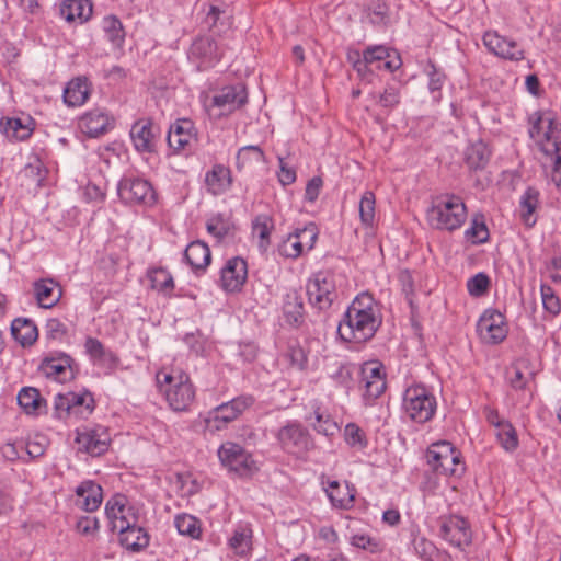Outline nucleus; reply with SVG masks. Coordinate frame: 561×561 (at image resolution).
<instances>
[{"label":"nucleus","instance_id":"nucleus-1","mask_svg":"<svg viewBox=\"0 0 561 561\" xmlns=\"http://www.w3.org/2000/svg\"><path fill=\"white\" fill-rule=\"evenodd\" d=\"M380 325L381 317L374 297L363 293L346 309L337 334L345 342L365 343L375 336Z\"/></svg>","mask_w":561,"mask_h":561},{"label":"nucleus","instance_id":"nucleus-2","mask_svg":"<svg viewBox=\"0 0 561 561\" xmlns=\"http://www.w3.org/2000/svg\"><path fill=\"white\" fill-rule=\"evenodd\" d=\"M159 391L175 412H186L195 401V387L185 371L179 368H162L156 375Z\"/></svg>","mask_w":561,"mask_h":561},{"label":"nucleus","instance_id":"nucleus-3","mask_svg":"<svg viewBox=\"0 0 561 561\" xmlns=\"http://www.w3.org/2000/svg\"><path fill=\"white\" fill-rule=\"evenodd\" d=\"M468 217L463 199L455 194H440L432 199L426 219L435 230L453 232L462 227Z\"/></svg>","mask_w":561,"mask_h":561},{"label":"nucleus","instance_id":"nucleus-4","mask_svg":"<svg viewBox=\"0 0 561 561\" xmlns=\"http://www.w3.org/2000/svg\"><path fill=\"white\" fill-rule=\"evenodd\" d=\"M95 409L93 394L83 389L79 392L69 391L54 397L53 417L57 420H87Z\"/></svg>","mask_w":561,"mask_h":561},{"label":"nucleus","instance_id":"nucleus-5","mask_svg":"<svg viewBox=\"0 0 561 561\" xmlns=\"http://www.w3.org/2000/svg\"><path fill=\"white\" fill-rule=\"evenodd\" d=\"M426 460L437 474L460 477L465 472L460 451L447 440L433 443L426 450Z\"/></svg>","mask_w":561,"mask_h":561},{"label":"nucleus","instance_id":"nucleus-6","mask_svg":"<svg viewBox=\"0 0 561 561\" xmlns=\"http://www.w3.org/2000/svg\"><path fill=\"white\" fill-rule=\"evenodd\" d=\"M436 399L423 385H414L405 389L403 409L407 415L416 423H425L435 414Z\"/></svg>","mask_w":561,"mask_h":561},{"label":"nucleus","instance_id":"nucleus-7","mask_svg":"<svg viewBox=\"0 0 561 561\" xmlns=\"http://www.w3.org/2000/svg\"><path fill=\"white\" fill-rule=\"evenodd\" d=\"M306 288L310 305L320 311L329 309L337 298L335 277L328 271L313 274L308 279Z\"/></svg>","mask_w":561,"mask_h":561},{"label":"nucleus","instance_id":"nucleus-8","mask_svg":"<svg viewBox=\"0 0 561 561\" xmlns=\"http://www.w3.org/2000/svg\"><path fill=\"white\" fill-rule=\"evenodd\" d=\"M119 198L129 205H152L156 202V192L151 183L145 179L125 175L117 185Z\"/></svg>","mask_w":561,"mask_h":561},{"label":"nucleus","instance_id":"nucleus-9","mask_svg":"<svg viewBox=\"0 0 561 561\" xmlns=\"http://www.w3.org/2000/svg\"><path fill=\"white\" fill-rule=\"evenodd\" d=\"M255 399L251 394H241L228 402H224L209 411L206 422L219 431L230 422L237 420L245 410L251 408Z\"/></svg>","mask_w":561,"mask_h":561},{"label":"nucleus","instance_id":"nucleus-10","mask_svg":"<svg viewBox=\"0 0 561 561\" xmlns=\"http://www.w3.org/2000/svg\"><path fill=\"white\" fill-rule=\"evenodd\" d=\"M218 457L224 467L240 477L249 476L256 469L251 454L237 443L222 444L218 449Z\"/></svg>","mask_w":561,"mask_h":561},{"label":"nucleus","instance_id":"nucleus-11","mask_svg":"<svg viewBox=\"0 0 561 561\" xmlns=\"http://www.w3.org/2000/svg\"><path fill=\"white\" fill-rule=\"evenodd\" d=\"M545 139L540 141V150L552 159L551 180L561 190V123L549 118Z\"/></svg>","mask_w":561,"mask_h":561},{"label":"nucleus","instance_id":"nucleus-12","mask_svg":"<svg viewBox=\"0 0 561 561\" xmlns=\"http://www.w3.org/2000/svg\"><path fill=\"white\" fill-rule=\"evenodd\" d=\"M222 55V49L210 36L195 38L188 50V58L196 64L198 70L214 67L220 61Z\"/></svg>","mask_w":561,"mask_h":561},{"label":"nucleus","instance_id":"nucleus-13","mask_svg":"<svg viewBox=\"0 0 561 561\" xmlns=\"http://www.w3.org/2000/svg\"><path fill=\"white\" fill-rule=\"evenodd\" d=\"M439 524L440 536L451 546L463 550L471 545V528L463 517L458 515L442 516Z\"/></svg>","mask_w":561,"mask_h":561},{"label":"nucleus","instance_id":"nucleus-14","mask_svg":"<svg viewBox=\"0 0 561 561\" xmlns=\"http://www.w3.org/2000/svg\"><path fill=\"white\" fill-rule=\"evenodd\" d=\"M75 442L79 451L98 457L107 451L111 437L108 431L103 426L84 427L83 430H77Z\"/></svg>","mask_w":561,"mask_h":561},{"label":"nucleus","instance_id":"nucleus-15","mask_svg":"<svg viewBox=\"0 0 561 561\" xmlns=\"http://www.w3.org/2000/svg\"><path fill=\"white\" fill-rule=\"evenodd\" d=\"M277 439L288 454L301 455L312 447L308 431L299 423H288L279 428Z\"/></svg>","mask_w":561,"mask_h":561},{"label":"nucleus","instance_id":"nucleus-16","mask_svg":"<svg viewBox=\"0 0 561 561\" xmlns=\"http://www.w3.org/2000/svg\"><path fill=\"white\" fill-rule=\"evenodd\" d=\"M477 331L484 342L501 343L508 332L504 314L494 309L485 310L478 321Z\"/></svg>","mask_w":561,"mask_h":561},{"label":"nucleus","instance_id":"nucleus-17","mask_svg":"<svg viewBox=\"0 0 561 561\" xmlns=\"http://www.w3.org/2000/svg\"><path fill=\"white\" fill-rule=\"evenodd\" d=\"M482 42L489 53L502 59L520 61L525 58V51L516 41L501 36L496 31H486Z\"/></svg>","mask_w":561,"mask_h":561},{"label":"nucleus","instance_id":"nucleus-18","mask_svg":"<svg viewBox=\"0 0 561 561\" xmlns=\"http://www.w3.org/2000/svg\"><path fill=\"white\" fill-rule=\"evenodd\" d=\"M168 146L175 153L192 150L197 141V129L193 121L179 118L169 127L167 136Z\"/></svg>","mask_w":561,"mask_h":561},{"label":"nucleus","instance_id":"nucleus-19","mask_svg":"<svg viewBox=\"0 0 561 561\" xmlns=\"http://www.w3.org/2000/svg\"><path fill=\"white\" fill-rule=\"evenodd\" d=\"M248 102L244 84L237 83L221 88L211 99V105L220 108L219 117L233 113Z\"/></svg>","mask_w":561,"mask_h":561},{"label":"nucleus","instance_id":"nucleus-20","mask_svg":"<svg viewBox=\"0 0 561 561\" xmlns=\"http://www.w3.org/2000/svg\"><path fill=\"white\" fill-rule=\"evenodd\" d=\"M248 278V264L240 256H233L225 263L220 271L221 288L227 293H239Z\"/></svg>","mask_w":561,"mask_h":561},{"label":"nucleus","instance_id":"nucleus-21","mask_svg":"<svg viewBox=\"0 0 561 561\" xmlns=\"http://www.w3.org/2000/svg\"><path fill=\"white\" fill-rule=\"evenodd\" d=\"M362 382L365 400L374 401L379 398L386 390L383 366L378 362L365 363L362 367Z\"/></svg>","mask_w":561,"mask_h":561},{"label":"nucleus","instance_id":"nucleus-22","mask_svg":"<svg viewBox=\"0 0 561 561\" xmlns=\"http://www.w3.org/2000/svg\"><path fill=\"white\" fill-rule=\"evenodd\" d=\"M153 129L154 126L151 118H140L131 125L130 139L138 152L151 153L156 151L157 139Z\"/></svg>","mask_w":561,"mask_h":561},{"label":"nucleus","instance_id":"nucleus-23","mask_svg":"<svg viewBox=\"0 0 561 561\" xmlns=\"http://www.w3.org/2000/svg\"><path fill=\"white\" fill-rule=\"evenodd\" d=\"M72 364L73 359L68 354L57 353L56 355L43 358L39 369L46 377L62 382L73 378L75 370Z\"/></svg>","mask_w":561,"mask_h":561},{"label":"nucleus","instance_id":"nucleus-24","mask_svg":"<svg viewBox=\"0 0 561 561\" xmlns=\"http://www.w3.org/2000/svg\"><path fill=\"white\" fill-rule=\"evenodd\" d=\"M115 121L107 112L94 108L84 113L79 119V127L89 137H99L114 127Z\"/></svg>","mask_w":561,"mask_h":561},{"label":"nucleus","instance_id":"nucleus-25","mask_svg":"<svg viewBox=\"0 0 561 561\" xmlns=\"http://www.w3.org/2000/svg\"><path fill=\"white\" fill-rule=\"evenodd\" d=\"M321 484L334 507L348 510L353 507L355 500V488L347 482L344 485L336 480H325L324 476H321Z\"/></svg>","mask_w":561,"mask_h":561},{"label":"nucleus","instance_id":"nucleus-26","mask_svg":"<svg viewBox=\"0 0 561 561\" xmlns=\"http://www.w3.org/2000/svg\"><path fill=\"white\" fill-rule=\"evenodd\" d=\"M84 348L93 364L108 373L116 369L119 364V357L113 351L106 348L103 343L95 337H87Z\"/></svg>","mask_w":561,"mask_h":561},{"label":"nucleus","instance_id":"nucleus-27","mask_svg":"<svg viewBox=\"0 0 561 561\" xmlns=\"http://www.w3.org/2000/svg\"><path fill=\"white\" fill-rule=\"evenodd\" d=\"M366 59L373 60L376 69L393 72L402 66L400 54L388 46L376 45L366 48Z\"/></svg>","mask_w":561,"mask_h":561},{"label":"nucleus","instance_id":"nucleus-28","mask_svg":"<svg viewBox=\"0 0 561 561\" xmlns=\"http://www.w3.org/2000/svg\"><path fill=\"white\" fill-rule=\"evenodd\" d=\"M231 170L221 164L216 163L205 174V185L209 194L219 196L228 192L232 185Z\"/></svg>","mask_w":561,"mask_h":561},{"label":"nucleus","instance_id":"nucleus-29","mask_svg":"<svg viewBox=\"0 0 561 561\" xmlns=\"http://www.w3.org/2000/svg\"><path fill=\"white\" fill-rule=\"evenodd\" d=\"M114 529L119 533L121 545L129 551L138 552L149 546L150 537L142 527H131L130 524L125 526L114 524Z\"/></svg>","mask_w":561,"mask_h":561},{"label":"nucleus","instance_id":"nucleus-30","mask_svg":"<svg viewBox=\"0 0 561 561\" xmlns=\"http://www.w3.org/2000/svg\"><path fill=\"white\" fill-rule=\"evenodd\" d=\"M183 257L196 275L204 273L211 262L209 247L199 240L193 241L186 247Z\"/></svg>","mask_w":561,"mask_h":561},{"label":"nucleus","instance_id":"nucleus-31","mask_svg":"<svg viewBox=\"0 0 561 561\" xmlns=\"http://www.w3.org/2000/svg\"><path fill=\"white\" fill-rule=\"evenodd\" d=\"M78 496L77 506L85 512L96 511L103 500V490L100 484L92 480L81 482L76 489Z\"/></svg>","mask_w":561,"mask_h":561},{"label":"nucleus","instance_id":"nucleus-32","mask_svg":"<svg viewBox=\"0 0 561 561\" xmlns=\"http://www.w3.org/2000/svg\"><path fill=\"white\" fill-rule=\"evenodd\" d=\"M283 314L287 324L299 328L305 321V307L301 295L296 289L287 291L283 299Z\"/></svg>","mask_w":561,"mask_h":561},{"label":"nucleus","instance_id":"nucleus-33","mask_svg":"<svg viewBox=\"0 0 561 561\" xmlns=\"http://www.w3.org/2000/svg\"><path fill=\"white\" fill-rule=\"evenodd\" d=\"M0 130L10 140L24 141L33 134L34 121L30 116L24 119L20 117H9L0 122Z\"/></svg>","mask_w":561,"mask_h":561},{"label":"nucleus","instance_id":"nucleus-34","mask_svg":"<svg viewBox=\"0 0 561 561\" xmlns=\"http://www.w3.org/2000/svg\"><path fill=\"white\" fill-rule=\"evenodd\" d=\"M16 399L21 409L28 415L37 416L47 413V401L36 388H22Z\"/></svg>","mask_w":561,"mask_h":561},{"label":"nucleus","instance_id":"nucleus-35","mask_svg":"<svg viewBox=\"0 0 561 561\" xmlns=\"http://www.w3.org/2000/svg\"><path fill=\"white\" fill-rule=\"evenodd\" d=\"M312 414L307 416L306 421L321 435L328 437L335 435L340 428L333 417L317 401L312 403Z\"/></svg>","mask_w":561,"mask_h":561},{"label":"nucleus","instance_id":"nucleus-36","mask_svg":"<svg viewBox=\"0 0 561 561\" xmlns=\"http://www.w3.org/2000/svg\"><path fill=\"white\" fill-rule=\"evenodd\" d=\"M539 206V192L535 187H527L519 201V218L527 228L537 222L536 210Z\"/></svg>","mask_w":561,"mask_h":561},{"label":"nucleus","instance_id":"nucleus-37","mask_svg":"<svg viewBox=\"0 0 561 561\" xmlns=\"http://www.w3.org/2000/svg\"><path fill=\"white\" fill-rule=\"evenodd\" d=\"M57 286L53 279H39L34 283V294L39 307L49 309L59 301L61 293L57 290Z\"/></svg>","mask_w":561,"mask_h":561},{"label":"nucleus","instance_id":"nucleus-38","mask_svg":"<svg viewBox=\"0 0 561 561\" xmlns=\"http://www.w3.org/2000/svg\"><path fill=\"white\" fill-rule=\"evenodd\" d=\"M61 16L68 22H84L92 15L90 0H65L60 7Z\"/></svg>","mask_w":561,"mask_h":561},{"label":"nucleus","instance_id":"nucleus-39","mask_svg":"<svg viewBox=\"0 0 561 561\" xmlns=\"http://www.w3.org/2000/svg\"><path fill=\"white\" fill-rule=\"evenodd\" d=\"M253 531L249 524H240L233 530L228 545L239 557H247L252 551Z\"/></svg>","mask_w":561,"mask_h":561},{"label":"nucleus","instance_id":"nucleus-40","mask_svg":"<svg viewBox=\"0 0 561 561\" xmlns=\"http://www.w3.org/2000/svg\"><path fill=\"white\" fill-rule=\"evenodd\" d=\"M90 95L89 82L85 78L71 80L64 90V101L68 106L82 105Z\"/></svg>","mask_w":561,"mask_h":561},{"label":"nucleus","instance_id":"nucleus-41","mask_svg":"<svg viewBox=\"0 0 561 561\" xmlns=\"http://www.w3.org/2000/svg\"><path fill=\"white\" fill-rule=\"evenodd\" d=\"M11 333L24 347L33 345L38 337V330L35 323L32 320L22 318L13 320L11 324Z\"/></svg>","mask_w":561,"mask_h":561},{"label":"nucleus","instance_id":"nucleus-42","mask_svg":"<svg viewBox=\"0 0 561 561\" xmlns=\"http://www.w3.org/2000/svg\"><path fill=\"white\" fill-rule=\"evenodd\" d=\"M370 98L389 114L401 102V85L399 83H388L382 92L370 93Z\"/></svg>","mask_w":561,"mask_h":561},{"label":"nucleus","instance_id":"nucleus-43","mask_svg":"<svg viewBox=\"0 0 561 561\" xmlns=\"http://www.w3.org/2000/svg\"><path fill=\"white\" fill-rule=\"evenodd\" d=\"M490 157L491 152L486 144L478 140L467 148L465 161L470 170H482L489 163Z\"/></svg>","mask_w":561,"mask_h":561},{"label":"nucleus","instance_id":"nucleus-44","mask_svg":"<svg viewBox=\"0 0 561 561\" xmlns=\"http://www.w3.org/2000/svg\"><path fill=\"white\" fill-rule=\"evenodd\" d=\"M465 238L473 245L483 244L490 239V231L484 215L477 213L472 216L470 227L465 231Z\"/></svg>","mask_w":561,"mask_h":561},{"label":"nucleus","instance_id":"nucleus-45","mask_svg":"<svg viewBox=\"0 0 561 561\" xmlns=\"http://www.w3.org/2000/svg\"><path fill=\"white\" fill-rule=\"evenodd\" d=\"M148 278L152 289L170 297L174 288V280L171 273L163 267H154L148 272Z\"/></svg>","mask_w":561,"mask_h":561},{"label":"nucleus","instance_id":"nucleus-46","mask_svg":"<svg viewBox=\"0 0 561 561\" xmlns=\"http://www.w3.org/2000/svg\"><path fill=\"white\" fill-rule=\"evenodd\" d=\"M174 525L179 534L187 536L192 539H198L202 536L201 520L186 513H182L175 516Z\"/></svg>","mask_w":561,"mask_h":561},{"label":"nucleus","instance_id":"nucleus-47","mask_svg":"<svg viewBox=\"0 0 561 561\" xmlns=\"http://www.w3.org/2000/svg\"><path fill=\"white\" fill-rule=\"evenodd\" d=\"M103 31L106 38L115 46H122L125 39V32L122 22L115 15L103 19Z\"/></svg>","mask_w":561,"mask_h":561},{"label":"nucleus","instance_id":"nucleus-48","mask_svg":"<svg viewBox=\"0 0 561 561\" xmlns=\"http://www.w3.org/2000/svg\"><path fill=\"white\" fill-rule=\"evenodd\" d=\"M126 511L131 512L133 507L127 505V499L123 494H115L105 505V514L113 525L118 524L119 515Z\"/></svg>","mask_w":561,"mask_h":561},{"label":"nucleus","instance_id":"nucleus-49","mask_svg":"<svg viewBox=\"0 0 561 561\" xmlns=\"http://www.w3.org/2000/svg\"><path fill=\"white\" fill-rule=\"evenodd\" d=\"M549 117H545L541 112H535L528 117V124H529V136L531 139H534L539 146L540 141L545 139V133L548 129V121Z\"/></svg>","mask_w":561,"mask_h":561},{"label":"nucleus","instance_id":"nucleus-50","mask_svg":"<svg viewBox=\"0 0 561 561\" xmlns=\"http://www.w3.org/2000/svg\"><path fill=\"white\" fill-rule=\"evenodd\" d=\"M376 198L371 191H366L359 201V218L364 226L371 227L375 221Z\"/></svg>","mask_w":561,"mask_h":561},{"label":"nucleus","instance_id":"nucleus-51","mask_svg":"<svg viewBox=\"0 0 561 561\" xmlns=\"http://www.w3.org/2000/svg\"><path fill=\"white\" fill-rule=\"evenodd\" d=\"M496 437L506 451L512 453L518 447L517 433L510 422L503 423L501 427L496 428Z\"/></svg>","mask_w":561,"mask_h":561},{"label":"nucleus","instance_id":"nucleus-52","mask_svg":"<svg viewBox=\"0 0 561 561\" xmlns=\"http://www.w3.org/2000/svg\"><path fill=\"white\" fill-rule=\"evenodd\" d=\"M253 233L260 238V245L267 247L270 244V234L273 229V220L267 215H259L252 222Z\"/></svg>","mask_w":561,"mask_h":561},{"label":"nucleus","instance_id":"nucleus-53","mask_svg":"<svg viewBox=\"0 0 561 561\" xmlns=\"http://www.w3.org/2000/svg\"><path fill=\"white\" fill-rule=\"evenodd\" d=\"M540 294L542 299L543 308L550 314L558 316L561 311V300L554 294V290L551 286L542 284L540 286Z\"/></svg>","mask_w":561,"mask_h":561},{"label":"nucleus","instance_id":"nucleus-54","mask_svg":"<svg viewBox=\"0 0 561 561\" xmlns=\"http://www.w3.org/2000/svg\"><path fill=\"white\" fill-rule=\"evenodd\" d=\"M295 232L296 238L301 242L305 250L313 249L319 234L316 224L309 222L304 228L296 229Z\"/></svg>","mask_w":561,"mask_h":561},{"label":"nucleus","instance_id":"nucleus-55","mask_svg":"<svg viewBox=\"0 0 561 561\" xmlns=\"http://www.w3.org/2000/svg\"><path fill=\"white\" fill-rule=\"evenodd\" d=\"M206 229L210 234L221 240L230 234L231 225L221 215H218L207 221Z\"/></svg>","mask_w":561,"mask_h":561},{"label":"nucleus","instance_id":"nucleus-56","mask_svg":"<svg viewBox=\"0 0 561 561\" xmlns=\"http://www.w3.org/2000/svg\"><path fill=\"white\" fill-rule=\"evenodd\" d=\"M345 442L352 447L365 448L367 439L363 430L355 423H348L344 428Z\"/></svg>","mask_w":561,"mask_h":561},{"label":"nucleus","instance_id":"nucleus-57","mask_svg":"<svg viewBox=\"0 0 561 561\" xmlns=\"http://www.w3.org/2000/svg\"><path fill=\"white\" fill-rule=\"evenodd\" d=\"M305 248L296 238V232L288 234L287 239L280 244L279 253L289 259H297L304 252Z\"/></svg>","mask_w":561,"mask_h":561},{"label":"nucleus","instance_id":"nucleus-58","mask_svg":"<svg viewBox=\"0 0 561 561\" xmlns=\"http://www.w3.org/2000/svg\"><path fill=\"white\" fill-rule=\"evenodd\" d=\"M351 545L358 549L369 551L370 553H377L381 551L379 540L367 534L353 535L351 537Z\"/></svg>","mask_w":561,"mask_h":561},{"label":"nucleus","instance_id":"nucleus-59","mask_svg":"<svg viewBox=\"0 0 561 561\" xmlns=\"http://www.w3.org/2000/svg\"><path fill=\"white\" fill-rule=\"evenodd\" d=\"M253 156L254 160L257 162H263L265 159V154L263 150L259 146L249 145L239 149L237 153V168L241 170L245 162H248Z\"/></svg>","mask_w":561,"mask_h":561},{"label":"nucleus","instance_id":"nucleus-60","mask_svg":"<svg viewBox=\"0 0 561 561\" xmlns=\"http://www.w3.org/2000/svg\"><path fill=\"white\" fill-rule=\"evenodd\" d=\"M490 286V278L484 273H478L468 279L467 288L471 296L480 297L484 295Z\"/></svg>","mask_w":561,"mask_h":561},{"label":"nucleus","instance_id":"nucleus-61","mask_svg":"<svg viewBox=\"0 0 561 561\" xmlns=\"http://www.w3.org/2000/svg\"><path fill=\"white\" fill-rule=\"evenodd\" d=\"M425 71L428 76V90L432 93L440 92L446 80V75L440 69H438L431 60L427 62Z\"/></svg>","mask_w":561,"mask_h":561},{"label":"nucleus","instance_id":"nucleus-62","mask_svg":"<svg viewBox=\"0 0 561 561\" xmlns=\"http://www.w3.org/2000/svg\"><path fill=\"white\" fill-rule=\"evenodd\" d=\"M355 367L351 364H341L336 368V370L331 375V378L335 381V383L345 389H350L352 387V376Z\"/></svg>","mask_w":561,"mask_h":561},{"label":"nucleus","instance_id":"nucleus-63","mask_svg":"<svg viewBox=\"0 0 561 561\" xmlns=\"http://www.w3.org/2000/svg\"><path fill=\"white\" fill-rule=\"evenodd\" d=\"M68 329L59 319H48L45 325V335L48 340L62 341L67 335Z\"/></svg>","mask_w":561,"mask_h":561},{"label":"nucleus","instance_id":"nucleus-64","mask_svg":"<svg viewBox=\"0 0 561 561\" xmlns=\"http://www.w3.org/2000/svg\"><path fill=\"white\" fill-rule=\"evenodd\" d=\"M354 55L356 58L353 57L352 54L348 55V59L353 61V68L357 71V73L360 77H366L371 70L369 69V66H373V60L366 59V49L363 51V56L360 57L359 53L355 51Z\"/></svg>","mask_w":561,"mask_h":561}]
</instances>
